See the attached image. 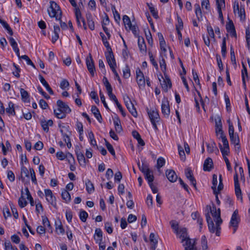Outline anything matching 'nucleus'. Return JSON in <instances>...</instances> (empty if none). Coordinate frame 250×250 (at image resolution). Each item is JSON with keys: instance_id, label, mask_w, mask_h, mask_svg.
<instances>
[{"instance_id": "50", "label": "nucleus", "mask_w": 250, "mask_h": 250, "mask_svg": "<svg viewBox=\"0 0 250 250\" xmlns=\"http://www.w3.org/2000/svg\"><path fill=\"white\" fill-rule=\"evenodd\" d=\"M123 21L124 23V24L126 28H127V26L129 28L130 26L132 25L130 18L126 15H125L123 16Z\"/></svg>"}, {"instance_id": "28", "label": "nucleus", "mask_w": 250, "mask_h": 250, "mask_svg": "<svg viewBox=\"0 0 250 250\" xmlns=\"http://www.w3.org/2000/svg\"><path fill=\"white\" fill-rule=\"evenodd\" d=\"M56 231L58 234H63L65 230L63 228L62 223L60 221L55 223Z\"/></svg>"}, {"instance_id": "26", "label": "nucleus", "mask_w": 250, "mask_h": 250, "mask_svg": "<svg viewBox=\"0 0 250 250\" xmlns=\"http://www.w3.org/2000/svg\"><path fill=\"white\" fill-rule=\"evenodd\" d=\"M54 113L58 119H63L66 117V114L65 112H63V111L60 108L58 107L57 109L54 110Z\"/></svg>"}, {"instance_id": "43", "label": "nucleus", "mask_w": 250, "mask_h": 250, "mask_svg": "<svg viewBox=\"0 0 250 250\" xmlns=\"http://www.w3.org/2000/svg\"><path fill=\"white\" fill-rule=\"evenodd\" d=\"M138 165L140 170L144 174H145L146 173L148 172V171L150 170L148 166L146 165H145L143 163L142 164V165H141L140 163H138Z\"/></svg>"}, {"instance_id": "40", "label": "nucleus", "mask_w": 250, "mask_h": 250, "mask_svg": "<svg viewBox=\"0 0 250 250\" xmlns=\"http://www.w3.org/2000/svg\"><path fill=\"white\" fill-rule=\"evenodd\" d=\"M229 137L230 142L232 144L235 146L239 145V139L238 135L233 134V135H230Z\"/></svg>"}, {"instance_id": "33", "label": "nucleus", "mask_w": 250, "mask_h": 250, "mask_svg": "<svg viewBox=\"0 0 250 250\" xmlns=\"http://www.w3.org/2000/svg\"><path fill=\"white\" fill-rule=\"evenodd\" d=\"M195 14L198 21H201L202 19V13L199 4H196L195 5Z\"/></svg>"}, {"instance_id": "52", "label": "nucleus", "mask_w": 250, "mask_h": 250, "mask_svg": "<svg viewBox=\"0 0 250 250\" xmlns=\"http://www.w3.org/2000/svg\"><path fill=\"white\" fill-rule=\"evenodd\" d=\"M240 18L241 21H244L245 19V12L244 7L241 6L240 8V10L237 12Z\"/></svg>"}, {"instance_id": "3", "label": "nucleus", "mask_w": 250, "mask_h": 250, "mask_svg": "<svg viewBox=\"0 0 250 250\" xmlns=\"http://www.w3.org/2000/svg\"><path fill=\"white\" fill-rule=\"evenodd\" d=\"M187 230L186 228H182L180 229V230H178V234L180 235V237L182 238V242H185L184 244H183V246L185 249L190 246L189 244L193 245V246L196 245V241L195 239L192 240L189 238V237H188L187 234Z\"/></svg>"}, {"instance_id": "11", "label": "nucleus", "mask_w": 250, "mask_h": 250, "mask_svg": "<svg viewBox=\"0 0 250 250\" xmlns=\"http://www.w3.org/2000/svg\"><path fill=\"white\" fill-rule=\"evenodd\" d=\"M138 44L141 53L146 54V46L142 37H138Z\"/></svg>"}, {"instance_id": "44", "label": "nucleus", "mask_w": 250, "mask_h": 250, "mask_svg": "<svg viewBox=\"0 0 250 250\" xmlns=\"http://www.w3.org/2000/svg\"><path fill=\"white\" fill-rule=\"evenodd\" d=\"M227 52V47H226V39L224 38L223 40L222 47H221V53L222 57L224 58L226 57Z\"/></svg>"}, {"instance_id": "35", "label": "nucleus", "mask_w": 250, "mask_h": 250, "mask_svg": "<svg viewBox=\"0 0 250 250\" xmlns=\"http://www.w3.org/2000/svg\"><path fill=\"white\" fill-rule=\"evenodd\" d=\"M127 108L128 109L129 112L131 114V115L134 117H137L138 114L137 112L133 105V104L132 103L127 106H126Z\"/></svg>"}, {"instance_id": "36", "label": "nucleus", "mask_w": 250, "mask_h": 250, "mask_svg": "<svg viewBox=\"0 0 250 250\" xmlns=\"http://www.w3.org/2000/svg\"><path fill=\"white\" fill-rule=\"evenodd\" d=\"M145 178L147 180L148 184H151L154 180V176L152 171L149 170L148 172L144 174Z\"/></svg>"}, {"instance_id": "42", "label": "nucleus", "mask_w": 250, "mask_h": 250, "mask_svg": "<svg viewBox=\"0 0 250 250\" xmlns=\"http://www.w3.org/2000/svg\"><path fill=\"white\" fill-rule=\"evenodd\" d=\"M147 5L149 7V9L151 14L153 16V17L155 19L158 18L159 17H158V12L155 9V8L153 7L152 4H149V3H147Z\"/></svg>"}, {"instance_id": "22", "label": "nucleus", "mask_w": 250, "mask_h": 250, "mask_svg": "<svg viewBox=\"0 0 250 250\" xmlns=\"http://www.w3.org/2000/svg\"><path fill=\"white\" fill-rule=\"evenodd\" d=\"M219 125H218L216 122V133L218 139H220L221 138L225 136V135L222 129V126L221 120H219Z\"/></svg>"}, {"instance_id": "20", "label": "nucleus", "mask_w": 250, "mask_h": 250, "mask_svg": "<svg viewBox=\"0 0 250 250\" xmlns=\"http://www.w3.org/2000/svg\"><path fill=\"white\" fill-rule=\"evenodd\" d=\"M39 80L42 84L45 87L46 90L49 92L50 94H53V91L50 87L49 85L47 83V82L45 81L44 78L42 75H39Z\"/></svg>"}, {"instance_id": "21", "label": "nucleus", "mask_w": 250, "mask_h": 250, "mask_svg": "<svg viewBox=\"0 0 250 250\" xmlns=\"http://www.w3.org/2000/svg\"><path fill=\"white\" fill-rule=\"evenodd\" d=\"M94 239L96 243L101 242L103 240V232L102 230L99 228H97L95 230V234Z\"/></svg>"}, {"instance_id": "9", "label": "nucleus", "mask_w": 250, "mask_h": 250, "mask_svg": "<svg viewBox=\"0 0 250 250\" xmlns=\"http://www.w3.org/2000/svg\"><path fill=\"white\" fill-rule=\"evenodd\" d=\"M136 81L140 88H144L145 86V79L143 72L138 68L136 71Z\"/></svg>"}, {"instance_id": "64", "label": "nucleus", "mask_w": 250, "mask_h": 250, "mask_svg": "<svg viewBox=\"0 0 250 250\" xmlns=\"http://www.w3.org/2000/svg\"><path fill=\"white\" fill-rule=\"evenodd\" d=\"M4 250H16V248H14L12 247L11 243L9 241L5 242L4 243Z\"/></svg>"}, {"instance_id": "58", "label": "nucleus", "mask_w": 250, "mask_h": 250, "mask_svg": "<svg viewBox=\"0 0 250 250\" xmlns=\"http://www.w3.org/2000/svg\"><path fill=\"white\" fill-rule=\"evenodd\" d=\"M18 203L19 206L21 208L25 207L27 204V202L25 199L22 196L19 199Z\"/></svg>"}, {"instance_id": "7", "label": "nucleus", "mask_w": 250, "mask_h": 250, "mask_svg": "<svg viewBox=\"0 0 250 250\" xmlns=\"http://www.w3.org/2000/svg\"><path fill=\"white\" fill-rule=\"evenodd\" d=\"M86 64L89 73L93 76L95 73V68L94 61L90 53L89 54L88 56L86 59Z\"/></svg>"}, {"instance_id": "18", "label": "nucleus", "mask_w": 250, "mask_h": 250, "mask_svg": "<svg viewBox=\"0 0 250 250\" xmlns=\"http://www.w3.org/2000/svg\"><path fill=\"white\" fill-rule=\"evenodd\" d=\"M213 167V162L210 158H207L204 163L203 169L204 171H209Z\"/></svg>"}, {"instance_id": "55", "label": "nucleus", "mask_w": 250, "mask_h": 250, "mask_svg": "<svg viewBox=\"0 0 250 250\" xmlns=\"http://www.w3.org/2000/svg\"><path fill=\"white\" fill-rule=\"evenodd\" d=\"M77 130L79 133V135L81 136L83 134V124L80 122H77L76 123Z\"/></svg>"}, {"instance_id": "39", "label": "nucleus", "mask_w": 250, "mask_h": 250, "mask_svg": "<svg viewBox=\"0 0 250 250\" xmlns=\"http://www.w3.org/2000/svg\"><path fill=\"white\" fill-rule=\"evenodd\" d=\"M219 147L222 152V155L224 158L227 157L226 155H228L229 153V146H222L221 144H219Z\"/></svg>"}, {"instance_id": "59", "label": "nucleus", "mask_w": 250, "mask_h": 250, "mask_svg": "<svg viewBox=\"0 0 250 250\" xmlns=\"http://www.w3.org/2000/svg\"><path fill=\"white\" fill-rule=\"evenodd\" d=\"M106 146L108 149V150L110 152V153L113 156L115 155V150L112 146L106 141H105Z\"/></svg>"}, {"instance_id": "61", "label": "nucleus", "mask_w": 250, "mask_h": 250, "mask_svg": "<svg viewBox=\"0 0 250 250\" xmlns=\"http://www.w3.org/2000/svg\"><path fill=\"white\" fill-rule=\"evenodd\" d=\"M13 65L15 68V71L13 72V74L15 77L19 78L20 77V72L21 71V69L15 63H13Z\"/></svg>"}, {"instance_id": "47", "label": "nucleus", "mask_w": 250, "mask_h": 250, "mask_svg": "<svg viewBox=\"0 0 250 250\" xmlns=\"http://www.w3.org/2000/svg\"><path fill=\"white\" fill-rule=\"evenodd\" d=\"M217 184V176L216 174L213 175L212 177V186L211 187L213 190V193H216V186Z\"/></svg>"}, {"instance_id": "46", "label": "nucleus", "mask_w": 250, "mask_h": 250, "mask_svg": "<svg viewBox=\"0 0 250 250\" xmlns=\"http://www.w3.org/2000/svg\"><path fill=\"white\" fill-rule=\"evenodd\" d=\"M88 136L91 145L93 146H96L97 147L96 141L95 139L94 134L92 131H90V132L88 133Z\"/></svg>"}, {"instance_id": "60", "label": "nucleus", "mask_w": 250, "mask_h": 250, "mask_svg": "<svg viewBox=\"0 0 250 250\" xmlns=\"http://www.w3.org/2000/svg\"><path fill=\"white\" fill-rule=\"evenodd\" d=\"M25 190L26 192L27 199L29 200L31 206H34L33 198H32V197L29 191L28 188H26Z\"/></svg>"}, {"instance_id": "5", "label": "nucleus", "mask_w": 250, "mask_h": 250, "mask_svg": "<svg viewBox=\"0 0 250 250\" xmlns=\"http://www.w3.org/2000/svg\"><path fill=\"white\" fill-rule=\"evenodd\" d=\"M240 221V217L238 215V210L236 209L233 212L231 219L229 222L230 226L233 228V233L235 232L237 228L238 224Z\"/></svg>"}, {"instance_id": "10", "label": "nucleus", "mask_w": 250, "mask_h": 250, "mask_svg": "<svg viewBox=\"0 0 250 250\" xmlns=\"http://www.w3.org/2000/svg\"><path fill=\"white\" fill-rule=\"evenodd\" d=\"M161 109L163 114L165 117H168L170 114V108L169 105V102L167 100L165 99L162 101Z\"/></svg>"}, {"instance_id": "13", "label": "nucleus", "mask_w": 250, "mask_h": 250, "mask_svg": "<svg viewBox=\"0 0 250 250\" xmlns=\"http://www.w3.org/2000/svg\"><path fill=\"white\" fill-rule=\"evenodd\" d=\"M185 175L186 177L190 181L191 184L195 188H196V182L193 176L192 170L190 168L186 169Z\"/></svg>"}, {"instance_id": "4", "label": "nucleus", "mask_w": 250, "mask_h": 250, "mask_svg": "<svg viewBox=\"0 0 250 250\" xmlns=\"http://www.w3.org/2000/svg\"><path fill=\"white\" fill-rule=\"evenodd\" d=\"M147 111L153 127L157 129L156 123L159 121V115L158 111L155 109L148 110V109H147Z\"/></svg>"}, {"instance_id": "51", "label": "nucleus", "mask_w": 250, "mask_h": 250, "mask_svg": "<svg viewBox=\"0 0 250 250\" xmlns=\"http://www.w3.org/2000/svg\"><path fill=\"white\" fill-rule=\"evenodd\" d=\"M10 206L13 216L15 219H17L19 217V214L17 208L15 207L14 205L11 203H9Z\"/></svg>"}, {"instance_id": "37", "label": "nucleus", "mask_w": 250, "mask_h": 250, "mask_svg": "<svg viewBox=\"0 0 250 250\" xmlns=\"http://www.w3.org/2000/svg\"><path fill=\"white\" fill-rule=\"evenodd\" d=\"M75 14L78 25L79 26H81L80 20L82 21V18H83L82 16V14L79 8L76 9V10L75 11Z\"/></svg>"}, {"instance_id": "12", "label": "nucleus", "mask_w": 250, "mask_h": 250, "mask_svg": "<svg viewBox=\"0 0 250 250\" xmlns=\"http://www.w3.org/2000/svg\"><path fill=\"white\" fill-rule=\"evenodd\" d=\"M105 57L110 68H111V66L116 67V63L113 52L107 53L105 54Z\"/></svg>"}, {"instance_id": "63", "label": "nucleus", "mask_w": 250, "mask_h": 250, "mask_svg": "<svg viewBox=\"0 0 250 250\" xmlns=\"http://www.w3.org/2000/svg\"><path fill=\"white\" fill-rule=\"evenodd\" d=\"M9 42L13 50L16 49L18 48V44L14 39L12 37H10L9 39Z\"/></svg>"}, {"instance_id": "2", "label": "nucleus", "mask_w": 250, "mask_h": 250, "mask_svg": "<svg viewBox=\"0 0 250 250\" xmlns=\"http://www.w3.org/2000/svg\"><path fill=\"white\" fill-rule=\"evenodd\" d=\"M47 11L51 18H55L56 20H61L62 11L60 6L55 1H50V7Z\"/></svg>"}, {"instance_id": "53", "label": "nucleus", "mask_w": 250, "mask_h": 250, "mask_svg": "<svg viewBox=\"0 0 250 250\" xmlns=\"http://www.w3.org/2000/svg\"><path fill=\"white\" fill-rule=\"evenodd\" d=\"M165 164V160L163 157H159L157 162V167L158 169L163 167Z\"/></svg>"}, {"instance_id": "8", "label": "nucleus", "mask_w": 250, "mask_h": 250, "mask_svg": "<svg viewBox=\"0 0 250 250\" xmlns=\"http://www.w3.org/2000/svg\"><path fill=\"white\" fill-rule=\"evenodd\" d=\"M161 78L163 80H161L160 78H159V80L162 87L165 91L167 92L168 88H170L172 86V83L170 80L169 77L166 75H165V78H164L163 76H161Z\"/></svg>"}, {"instance_id": "34", "label": "nucleus", "mask_w": 250, "mask_h": 250, "mask_svg": "<svg viewBox=\"0 0 250 250\" xmlns=\"http://www.w3.org/2000/svg\"><path fill=\"white\" fill-rule=\"evenodd\" d=\"M86 189L89 193H91L94 191V187L93 184L89 180H87L85 182Z\"/></svg>"}, {"instance_id": "17", "label": "nucleus", "mask_w": 250, "mask_h": 250, "mask_svg": "<svg viewBox=\"0 0 250 250\" xmlns=\"http://www.w3.org/2000/svg\"><path fill=\"white\" fill-rule=\"evenodd\" d=\"M57 105L58 107L63 111V112H65L68 114L70 113L71 111V110L68 105L60 100L57 101Z\"/></svg>"}, {"instance_id": "14", "label": "nucleus", "mask_w": 250, "mask_h": 250, "mask_svg": "<svg viewBox=\"0 0 250 250\" xmlns=\"http://www.w3.org/2000/svg\"><path fill=\"white\" fill-rule=\"evenodd\" d=\"M166 175L168 180L171 182H175L177 179V175L173 170H167L166 171Z\"/></svg>"}, {"instance_id": "27", "label": "nucleus", "mask_w": 250, "mask_h": 250, "mask_svg": "<svg viewBox=\"0 0 250 250\" xmlns=\"http://www.w3.org/2000/svg\"><path fill=\"white\" fill-rule=\"evenodd\" d=\"M207 151L208 153H213L215 150L219 152V150L216 146V144L214 142H211L210 143H207Z\"/></svg>"}, {"instance_id": "32", "label": "nucleus", "mask_w": 250, "mask_h": 250, "mask_svg": "<svg viewBox=\"0 0 250 250\" xmlns=\"http://www.w3.org/2000/svg\"><path fill=\"white\" fill-rule=\"evenodd\" d=\"M235 187V192L236 196L238 199L240 200L241 202H243V198L242 196V192L240 188V185H234Z\"/></svg>"}, {"instance_id": "30", "label": "nucleus", "mask_w": 250, "mask_h": 250, "mask_svg": "<svg viewBox=\"0 0 250 250\" xmlns=\"http://www.w3.org/2000/svg\"><path fill=\"white\" fill-rule=\"evenodd\" d=\"M5 111L10 115H15L16 114L14 109V104L12 102L8 103V107L5 109Z\"/></svg>"}, {"instance_id": "16", "label": "nucleus", "mask_w": 250, "mask_h": 250, "mask_svg": "<svg viewBox=\"0 0 250 250\" xmlns=\"http://www.w3.org/2000/svg\"><path fill=\"white\" fill-rule=\"evenodd\" d=\"M217 11L219 14V18L221 20H223V15L222 12V8L225 6V0H216Z\"/></svg>"}, {"instance_id": "29", "label": "nucleus", "mask_w": 250, "mask_h": 250, "mask_svg": "<svg viewBox=\"0 0 250 250\" xmlns=\"http://www.w3.org/2000/svg\"><path fill=\"white\" fill-rule=\"evenodd\" d=\"M61 196L62 199L64 200L66 203H68L71 201V196L66 189H63L62 190Z\"/></svg>"}, {"instance_id": "31", "label": "nucleus", "mask_w": 250, "mask_h": 250, "mask_svg": "<svg viewBox=\"0 0 250 250\" xmlns=\"http://www.w3.org/2000/svg\"><path fill=\"white\" fill-rule=\"evenodd\" d=\"M116 132L120 133L122 131V127L121 125V121L118 118H116L113 120Z\"/></svg>"}, {"instance_id": "6", "label": "nucleus", "mask_w": 250, "mask_h": 250, "mask_svg": "<svg viewBox=\"0 0 250 250\" xmlns=\"http://www.w3.org/2000/svg\"><path fill=\"white\" fill-rule=\"evenodd\" d=\"M44 193L47 202L55 208L57 207L56 197L53 195L52 191L49 189H44Z\"/></svg>"}, {"instance_id": "57", "label": "nucleus", "mask_w": 250, "mask_h": 250, "mask_svg": "<svg viewBox=\"0 0 250 250\" xmlns=\"http://www.w3.org/2000/svg\"><path fill=\"white\" fill-rule=\"evenodd\" d=\"M20 93L22 99L25 101L29 98L28 92L23 88L20 89Z\"/></svg>"}, {"instance_id": "54", "label": "nucleus", "mask_w": 250, "mask_h": 250, "mask_svg": "<svg viewBox=\"0 0 250 250\" xmlns=\"http://www.w3.org/2000/svg\"><path fill=\"white\" fill-rule=\"evenodd\" d=\"M230 59H231V61L232 64L234 65H236V58H235V54H234V49H233L232 46H231L230 47Z\"/></svg>"}, {"instance_id": "24", "label": "nucleus", "mask_w": 250, "mask_h": 250, "mask_svg": "<svg viewBox=\"0 0 250 250\" xmlns=\"http://www.w3.org/2000/svg\"><path fill=\"white\" fill-rule=\"evenodd\" d=\"M91 111L97 120L100 123H101L102 117L98 108L95 105H92L91 107Z\"/></svg>"}, {"instance_id": "23", "label": "nucleus", "mask_w": 250, "mask_h": 250, "mask_svg": "<svg viewBox=\"0 0 250 250\" xmlns=\"http://www.w3.org/2000/svg\"><path fill=\"white\" fill-rule=\"evenodd\" d=\"M86 18L89 28L91 30H94L95 24L91 14L90 13H87L86 15Z\"/></svg>"}, {"instance_id": "25", "label": "nucleus", "mask_w": 250, "mask_h": 250, "mask_svg": "<svg viewBox=\"0 0 250 250\" xmlns=\"http://www.w3.org/2000/svg\"><path fill=\"white\" fill-rule=\"evenodd\" d=\"M76 153L79 164L81 165H85L86 164V160L83 153L80 151H76Z\"/></svg>"}, {"instance_id": "49", "label": "nucleus", "mask_w": 250, "mask_h": 250, "mask_svg": "<svg viewBox=\"0 0 250 250\" xmlns=\"http://www.w3.org/2000/svg\"><path fill=\"white\" fill-rule=\"evenodd\" d=\"M79 216L81 220L85 222L88 217V213L84 210H81Z\"/></svg>"}, {"instance_id": "41", "label": "nucleus", "mask_w": 250, "mask_h": 250, "mask_svg": "<svg viewBox=\"0 0 250 250\" xmlns=\"http://www.w3.org/2000/svg\"><path fill=\"white\" fill-rule=\"evenodd\" d=\"M23 175L24 176V177H28L29 172L27 168L26 167L22 166L21 167V178L22 181H23L24 179V178L23 177Z\"/></svg>"}, {"instance_id": "48", "label": "nucleus", "mask_w": 250, "mask_h": 250, "mask_svg": "<svg viewBox=\"0 0 250 250\" xmlns=\"http://www.w3.org/2000/svg\"><path fill=\"white\" fill-rule=\"evenodd\" d=\"M201 246L203 250H208L207 240L205 236H203L201 238Z\"/></svg>"}, {"instance_id": "62", "label": "nucleus", "mask_w": 250, "mask_h": 250, "mask_svg": "<svg viewBox=\"0 0 250 250\" xmlns=\"http://www.w3.org/2000/svg\"><path fill=\"white\" fill-rule=\"evenodd\" d=\"M201 6L202 8H205L207 10H209V0H202L201 2Z\"/></svg>"}, {"instance_id": "19", "label": "nucleus", "mask_w": 250, "mask_h": 250, "mask_svg": "<svg viewBox=\"0 0 250 250\" xmlns=\"http://www.w3.org/2000/svg\"><path fill=\"white\" fill-rule=\"evenodd\" d=\"M226 29L228 32L233 37H236V33L234 25L232 21H230L226 24Z\"/></svg>"}, {"instance_id": "45", "label": "nucleus", "mask_w": 250, "mask_h": 250, "mask_svg": "<svg viewBox=\"0 0 250 250\" xmlns=\"http://www.w3.org/2000/svg\"><path fill=\"white\" fill-rule=\"evenodd\" d=\"M111 10L112 11V12L113 13L114 17L115 19V20L118 22L120 20V16L119 13L118 12V11L116 10V8L115 6H113L111 7Z\"/></svg>"}, {"instance_id": "38", "label": "nucleus", "mask_w": 250, "mask_h": 250, "mask_svg": "<svg viewBox=\"0 0 250 250\" xmlns=\"http://www.w3.org/2000/svg\"><path fill=\"white\" fill-rule=\"evenodd\" d=\"M42 218V222L44 227L45 229L48 228L49 229H52L49 221L48 220L47 217L43 216Z\"/></svg>"}, {"instance_id": "56", "label": "nucleus", "mask_w": 250, "mask_h": 250, "mask_svg": "<svg viewBox=\"0 0 250 250\" xmlns=\"http://www.w3.org/2000/svg\"><path fill=\"white\" fill-rule=\"evenodd\" d=\"M29 170L32 182L35 184H37V181L36 177L35 172L34 169L33 168H30Z\"/></svg>"}, {"instance_id": "15", "label": "nucleus", "mask_w": 250, "mask_h": 250, "mask_svg": "<svg viewBox=\"0 0 250 250\" xmlns=\"http://www.w3.org/2000/svg\"><path fill=\"white\" fill-rule=\"evenodd\" d=\"M41 125L43 130L47 132L49 131V126H51L53 125V122L52 120L46 121L45 119L41 120Z\"/></svg>"}, {"instance_id": "1", "label": "nucleus", "mask_w": 250, "mask_h": 250, "mask_svg": "<svg viewBox=\"0 0 250 250\" xmlns=\"http://www.w3.org/2000/svg\"><path fill=\"white\" fill-rule=\"evenodd\" d=\"M210 211L211 213L212 217L216 223V227H214V223L211 219L209 213L206 214L207 221L208 224L209 230L211 233L215 232L216 235L218 236L220 234V225L222 223V220L221 218V211L220 209H216V207L213 205L212 207L209 206Z\"/></svg>"}]
</instances>
